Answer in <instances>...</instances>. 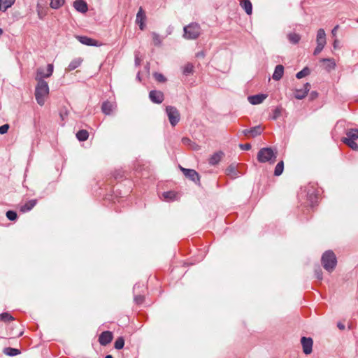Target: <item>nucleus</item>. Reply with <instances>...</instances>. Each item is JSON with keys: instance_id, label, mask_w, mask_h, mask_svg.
I'll use <instances>...</instances> for the list:
<instances>
[{"instance_id": "obj_1", "label": "nucleus", "mask_w": 358, "mask_h": 358, "mask_svg": "<svg viewBox=\"0 0 358 358\" xmlns=\"http://www.w3.org/2000/svg\"><path fill=\"white\" fill-rule=\"evenodd\" d=\"M278 152L275 148L266 147L261 148L257 153V160L260 163L268 162L274 164L276 161Z\"/></svg>"}, {"instance_id": "obj_41", "label": "nucleus", "mask_w": 358, "mask_h": 358, "mask_svg": "<svg viewBox=\"0 0 358 358\" xmlns=\"http://www.w3.org/2000/svg\"><path fill=\"white\" fill-rule=\"evenodd\" d=\"M6 217L10 221H14L17 219V213L14 210H8L6 212Z\"/></svg>"}, {"instance_id": "obj_39", "label": "nucleus", "mask_w": 358, "mask_h": 358, "mask_svg": "<svg viewBox=\"0 0 358 358\" xmlns=\"http://www.w3.org/2000/svg\"><path fill=\"white\" fill-rule=\"evenodd\" d=\"M315 277L319 280H322L323 278L322 271L320 266H317L315 268Z\"/></svg>"}, {"instance_id": "obj_47", "label": "nucleus", "mask_w": 358, "mask_h": 358, "mask_svg": "<svg viewBox=\"0 0 358 358\" xmlns=\"http://www.w3.org/2000/svg\"><path fill=\"white\" fill-rule=\"evenodd\" d=\"M9 129V125L8 124H5L3 125L0 126V134H4L7 133Z\"/></svg>"}, {"instance_id": "obj_31", "label": "nucleus", "mask_w": 358, "mask_h": 358, "mask_svg": "<svg viewBox=\"0 0 358 358\" xmlns=\"http://www.w3.org/2000/svg\"><path fill=\"white\" fill-rule=\"evenodd\" d=\"M250 135L252 137H256L262 133L263 129H262L260 125H258V126H255V127H253L251 129H250Z\"/></svg>"}, {"instance_id": "obj_10", "label": "nucleus", "mask_w": 358, "mask_h": 358, "mask_svg": "<svg viewBox=\"0 0 358 358\" xmlns=\"http://www.w3.org/2000/svg\"><path fill=\"white\" fill-rule=\"evenodd\" d=\"M113 334L109 331H103L99 337V342L101 345L106 346L113 340Z\"/></svg>"}, {"instance_id": "obj_4", "label": "nucleus", "mask_w": 358, "mask_h": 358, "mask_svg": "<svg viewBox=\"0 0 358 358\" xmlns=\"http://www.w3.org/2000/svg\"><path fill=\"white\" fill-rule=\"evenodd\" d=\"M183 36L187 39H195L201 34L199 24H188L183 28Z\"/></svg>"}, {"instance_id": "obj_3", "label": "nucleus", "mask_w": 358, "mask_h": 358, "mask_svg": "<svg viewBox=\"0 0 358 358\" xmlns=\"http://www.w3.org/2000/svg\"><path fill=\"white\" fill-rule=\"evenodd\" d=\"M322 264L325 270L331 272L335 268L337 260L335 254L331 251H326L322 256Z\"/></svg>"}, {"instance_id": "obj_58", "label": "nucleus", "mask_w": 358, "mask_h": 358, "mask_svg": "<svg viewBox=\"0 0 358 358\" xmlns=\"http://www.w3.org/2000/svg\"><path fill=\"white\" fill-rule=\"evenodd\" d=\"M136 79H137L138 80L141 81V76H140V72H138V73H137Z\"/></svg>"}, {"instance_id": "obj_14", "label": "nucleus", "mask_w": 358, "mask_h": 358, "mask_svg": "<svg viewBox=\"0 0 358 358\" xmlns=\"http://www.w3.org/2000/svg\"><path fill=\"white\" fill-rule=\"evenodd\" d=\"M73 7L77 11L82 13H86L88 10L87 4L83 0H76L73 2Z\"/></svg>"}, {"instance_id": "obj_63", "label": "nucleus", "mask_w": 358, "mask_h": 358, "mask_svg": "<svg viewBox=\"0 0 358 358\" xmlns=\"http://www.w3.org/2000/svg\"><path fill=\"white\" fill-rule=\"evenodd\" d=\"M22 334H23V332H22V331H21V332L18 334V336H18V337H19V336H21Z\"/></svg>"}, {"instance_id": "obj_32", "label": "nucleus", "mask_w": 358, "mask_h": 358, "mask_svg": "<svg viewBox=\"0 0 358 358\" xmlns=\"http://www.w3.org/2000/svg\"><path fill=\"white\" fill-rule=\"evenodd\" d=\"M287 37H288L289 41L293 44L298 43L301 38L300 36L296 33H289L287 35Z\"/></svg>"}, {"instance_id": "obj_57", "label": "nucleus", "mask_w": 358, "mask_h": 358, "mask_svg": "<svg viewBox=\"0 0 358 358\" xmlns=\"http://www.w3.org/2000/svg\"><path fill=\"white\" fill-rule=\"evenodd\" d=\"M146 24H139V29L142 31L144 30L146 27Z\"/></svg>"}, {"instance_id": "obj_6", "label": "nucleus", "mask_w": 358, "mask_h": 358, "mask_svg": "<svg viewBox=\"0 0 358 358\" xmlns=\"http://www.w3.org/2000/svg\"><path fill=\"white\" fill-rule=\"evenodd\" d=\"M54 66L52 64H48L46 70L43 67H39L36 70V75L35 79L37 82L44 80V78H48L52 75Z\"/></svg>"}, {"instance_id": "obj_25", "label": "nucleus", "mask_w": 358, "mask_h": 358, "mask_svg": "<svg viewBox=\"0 0 358 358\" xmlns=\"http://www.w3.org/2000/svg\"><path fill=\"white\" fill-rule=\"evenodd\" d=\"M162 196L167 201H174L177 198V194L173 191H168L163 192Z\"/></svg>"}, {"instance_id": "obj_64", "label": "nucleus", "mask_w": 358, "mask_h": 358, "mask_svg": "<svg viewBox=\"0 0 358 358\" xmlns=\"http://www.w3.org/2000/svg\"><path fill=\"white\" fill-rule=\"evenodd\" d=\"M357 22H358V20H357Z\"/></svg>"}, {"instance_id": "obj_34", "label": "nucleus", "mask_w": 358, "mask_h": 358, "mask_svg": "<svg viewBox=\"0 0 358 358\" xmlns=\"http://www.w3.org/2000/svg\"><path fill=\"white\" fill-rule=\"evenodd\" d=\"M321 62L328 63L327 69L329 70L334 69L336 67V62L334 59L331 58H323L321 59Z\"/></svg>"}, {"instance_id": "obj_16", "label": "nucleus", "mask_w": 358, "mask_h": 358, "mask_svg": "<svg viewBox=\"0 0 358 358\" xmlns=\"http://www.w3.org/2000/svg\"><path fill=\"white\" fill-rule=\"evenodd\" d=\"M284 74V66L281 64H278L275 66L272 78L274 80H280Z\"/></svg>"}, {"instance_id": "obj_59", "label": "nucleus", "mask_w": 358, "mask_h": 358, "mask_svg": "<svg viewBox=\"0 0 358 358\" xmlns=\"http://www.w3.org/2000/svg\"><path fill=\"white\" fill-rule=\"evenodd\" d=\"M146 69L148 70V71L149 72V69H150V66H149V64L148 63L146 66H145Z\"/></svg>"}, {"instance_id": "obj_45", "label": "nucleus", "mask_w": 358, "mask_h": 358, "mask_svg": "<svg viewBox=\"0 0 358 358\" xmlns=\"http://www.w3.org/2000/svg\"><path fill=\"white\" fill-rule=\"evenodd\" d=\"M182 143L184 144V145H195L194 143H193L191 139H189V138L187 137H183L181 140Z\"/></svg>"}, {"instance_id": "obj_5", "label": "nucleus", "mask_w": 358, "mask_h": 358, "mask_svg": "<svg viewBox=\"0 0 358 358\" xmlns=\"http://www.w3.org/2000/svg\"><path fill=\"white\" fill-rule=\"evenodd\" d=\"M166 113L171 125L175 127L180 120V115L178 110L174 106H169L166 108Z\"/></svg>"}, {"instance_id": "obj_12", "label": "nucleus", "mask_w": 358, "mask_h": 358, "mask_svg": "<svg viewBox=\"0 0 358 358\" xmlns=\"http://www.w3.org/2000/svg\"><path fill=\"white\" fill-rule=\"evenodd\" d=\"M77 40L83 45L89 46H99L100 44L96 40H94L90 37L85 36H76Z\"/></svg>"}, {"instance_id": "obj_44", "label": "nucleus", "mask_w": 358, "mask_h": 358, "mask_svg": "<svg viewBox=\"0 0 358 358\" xmlns=\"http://www.w3.org/2000/svg\"><path fill=\"white\" fill-rule=\"evenodd\" d=\"M134 301L137 304H141L143 302L144 296L141 294L134 295Z\"/></svg>"}, {"instance_id": "obj_15", "label": "nucleus", "mask_w": 358, "mask_h": 358, "mask_svg": "<svg viewBox=\"0 0 358 358\" xmlns=\"http://www.w3.org/2000/svg\"><path fill=\"white\" fill-rule=\"evenodd\" d=\"M115 108V103L108 101H104L101 106V110L106 115H110Z\"/></svg>"}, {"instance_id": "obj_49", "label": "nucleus", "mask_w": 358, "mask_h": 358, "mask_svg": "<svg viewBox=\"0 0 358 358\" xmlns=\"http://www.w3.org/2000/svg\"><path fill=\"white\" fill-rule=\"evenodd\" d=\"M206 55V53L204 51H200V52H198L196 54V57L197 58H203Z\"/></svg>"}, {"instance_id": "obj_42", "label": "nucleus", "mask_w": 358, "mask_h": 358, "mask_svg": "<svg viewBox=\"0 0 358 358\" xmlns=\"http://www.w3.org/2000/svg\"><path fill=\"white\" fill-rule=\"evenodd\" d=\"M152 40L154 45L156 46H159L162 43V39L157 33H152Z\"/></svg>"}, {"instance_id": "obj_61", "label": "nucleus", "mask_w": 358, "mask_h": 358, "mask_svg": "<svg viewBox=\"0 0 358 358\" xmlns=\"http://www.w3.org/2000/svg\"><path fill=\"white\" fill-rule=\"evenodd\" d=\"M234 167H232V166H231L229 167V170L230 171H234Z\"/></svg>"}, {"instance_id": "obj_52", "label": "nucleus", "mask_w": 358, "mask_h": 358, "mask_svg": "<svg viewBox=\"0 0 358 358\" xmlns=\"http://www.w3.org/2000/svg\"><path fill=\"white\" fill-rule=\"evenodd\" d=\"M337 327H338V328L339 329H341V330H344V329H345V326L343 324L341 323V322H338V323L337 324Z\"/></svg>"}, {"instance_id": "obj_53", "label": "nucleus", "mask_w": 358, "mask_h": 358, "mask_svg": "<svg viewBox=\"0 0 358 358\" xmlns=\"http://www.w3.org/2000/svg\"><path fill=\"white\" fill-rule=\"evenodd\" d=\"M140 59L138 58V55H136L135 56V65L138 66L140 64Z\"/></svg>"}, {"instance_id": "obj_46", "label": "nucleus", "mask_w": 358, "mask_h": 358, "mask_svg": "<svg viewBox=\"0 0 358 358\" xmlns=\"http://www.w3.org/2000/svg\"><path fill=\"white\" fill-rule=\"evenodd\" d=\"M324 45L322 44H317V46L314 50L313 55H318L324 48Z\"/></svg>"}, {"instance_id": "obj_38", "label": "nucleus", "mask_w": 358, "mask_h": 358, "mask_svg": "<svg viewBox=\"0 0 358 358\" xmlns=\"http://www.w3.org/2000/svg\"><path fill=\"white\" fill-rule=\"evenodd\" d=\"M64 3V0H51L50 6L52 8H58Z\"/></svg>"}, {"instance_id": "obj_54", "label": "nucleus", "mask_w": 358, "mask_h": 358, "mask_svg": "<svg viewBox=\"0 0 358 358\" xmlns=\"http://www.w3.org/2000/svg\"><path fill=\"white\" fill-rule=\"evenodd\" d=\"M317 95H318V94H317V92H315V91H313V92H311V93H310V96H311V98H312V99H315V98H316V97L317 96Z\"/></svg>"}, {"instance_id": "obj_37", "label": "nucleus", "mask_w": 358, "mask_h": 358, "mask_svg": "<svg viewBox=\"0 0 358 358\" xmlns=\"http://www.w3.org/2000/svg\"><path fill=\"white\" fill-rule=\"evenodd\" d=\"M0 320L3 322L13 321L14 317L8 313H3L0 314Z\"/></svg>"}, {"instance_id": "obj_55", "label": "nucleus", "mask_w": 358, "mask_h": 358, "mask_svg": "<svg viewBox=\"0 0 358 358\" xmlns=\"http://www.w3.org/2000/svg\"><path fill=\"white\" fill-rule=\"evenodd\" d=\"M141 284H139V283H136V284H135V285H134V292H137V289H138V288H140V287H141Z\"/></svg>"}, {"instance_id": "obj_50", "label": "nucleus", "mask_w": 358, "mask_h": 358, "mask_svg": "<svg viewBox=\"0 0 358 358\" xmlns=\"http://www.w3.org/2000/svg\"><path fill=\"white\" fill-rule=\"evenodd\" d=\"M333 46L334 49L339 48V41L337 39H335L333 43Z\"/></svg>"}, {"instance_id": "obj_13", "label": "nucleus", "mask_w": 358, "mask_h": 358, "mask_svg": "<svg viewBox=\"0 0 358 358\" xmlns=\"http://www.w3.org/2000/svg\"><path fill=\"white\" fill-rule=\"evenodd\" d=\"M266 97L267 95L264 94H258L255 95L249 96L248 99L251 104L257 105L262 103Z\"/></svg>"}, {"instance_id": "obj_7", "label": "nucleus", "mask_w": 358, "mask_h": 358, "mask_svg": "<svg viewBox=\"0 0 358 358\" xmlns=\"http://www.w3.org/2000/svg\"><path fill=\"white\" fill-rule=\"evenodd\" d=\"M180 168L186 178H189L190 180L193 181L196 184H199L200 176L195 170L185 169L182 166H180Z\"/></svg>"}, {"instance_id": "obj_24", "label": "nucleus", "mask_w": 358, "mask_h": 358, "mask_svg": "<svg viewBox=\"0 0 358 358\" xmlns=\"http://www.w3.org/2000/svg\"><path fill=\"white\" fill-rule=\"evenodd\" d=\"M3 353L8 356L13 357L18 355L21 353L20 350L17 348L10 347L5 348L3 350Z\"/></svg>"}, {"instance_id": "obj_11", "label": "nucleus", "mask_w": 358, "mask_h": 358, "mask_svg": "<svg viewBox=\"0 0 358 358\" xmlns=\"http://www.w3.org/2000/svg\"><path fill=\"white\" fill-rule=\"evenodd\" d=\"M149 98L152 102L159 104L164 101V94L161 91L151 90Z\"/></svg>"}, {"instance_id": "obj_18", "label": "nucleus", "mask_w": 358, "mask_h": 358, "mask_svg": "<svg viewBox=\"0 0 358 358\" xmlns=\"http://www.w3.org/2000/svg\"><path fill=\"white\" fill-rule=\"evenodd\" d=\"M307 199L311 207H314L317 203V194L314 189L308 190L307 193Z\"/></svg>"}, {"instance_id": "obj_8", "label": "nucleus", "mask_w": 358, "mask_h": 358, "mask_svg": "<svg viewBox=\"0 0 358 358\" xmlns=\"http://www.w3.org/2000/svg\"><path fill=\"white\" fill-rule=\"evenodd\" d=\"M303 352L305 355H310L313 351V341L310 337L303 336L301 338Z\"/></svg>"}, {"instance_id": "obj_36", "label": "nucleus", "mask_w": 358, "mask_h": 358, "mask_svg": "<svg viewBox=\"0 0 358 358\" xmlns=\"http://www.w3.org/2000/svg\"><path fill=\"white\" fill-rule=\"evenodd\" d=\"M310 73V69L308 67L303 68L301 71L298 72L296 75V78L301 79L306 76L309 75Z\"/></svg>"}, {"instance_id": "obj_19", "label": "nucleus", "mask_w": 358, "mask_h": 358, "mask_svg": "<svg viewBox=\"0 0 358 358\" xmlns=\"http://www.w3.org/2000/svg\"><path fill=\"white\" fill-rule=\"evenodd\" d=\"M240 5L248 15H251L252 12V5L250 0H243Z\"/></svg>"}, {"instance_id": "obj_35", "label": "nucleus", "mask_w": 358, "mask_h": 358, "mask_svg": "<svg viewBox=\"0 0 358 358\" xmlns=\"http://www.w3.org/2000/svg\"><path fill=\"white\" fill-rule=\"evenodd\" d=\"M194 72V66L191 63L187 64L183 68V74L185 76H189Z\"/></svg>"}, {"instance_id": "obj_26", "label": "nucleus", "mask_w": 358, "mask_h": 358, "mask_svg": "<svg viewBox=\"0 0 358 358\" xmlns=\"http://www.w3.org/2000/svg\"><path fill=\"white\" fill-rule=\"evenodd\" d=\"M15 1V0H0V10L5 11L14 3Z\"/></svg>"}, {"instance_id": "obj_9", "label": "nucleus", "mask_w": 358, "mask_h": 358, "mask_svg": "<svg viewBox=\"0 0 358 358\" xmlns=\"http://www.w3.org/2000/svg\"><path fill=\"white\" fill-rule=\"evenodd\" d=\"M310 83H305L303 85V87L302 89H296L295 90L294 97L299 100H301V99H304L307 96L308 92L310 90Z\"/></svg>"}, {"instance_id": "obj_28", "label": "nucleus", "mask_w": 358, "mask_h": 358, "mask_svg": "<svg viewBox=\"0 0 358 358\" xmlns=\"http://www.w3.org/2000/svg\"><path fill=\"white\" fill-rule=\"evenodd\" d=\"M341 141L348 145L352 150L358 151V144L355 140L341 139Z\"/></svg>"}, {"instance_id": "obj_27", "label": "nucleus", "mask_w": 358, "mask_h": 358, "mask_svg": "<svg viewBox=\"0 0 358 358\" xmlns=\"http://www.w3.org/2000/svg\"><path fill=\"white\" fill-rule=\"evenodd\" d=\"M89 137V133L87 130L81 129L79 130L76 134V138L80 141H86Z\"/></svg>"}, {"instance_id": "obj_40", "label": "nucleus", "mask_w": 358, "mask_h": 358, "mask_svg": "<svg viewBox=\"0 0 358 358\" xmlns=\"http://www.w3.org/2000/svg\"><path fill=\"white\" fill-rule=\"evenodd\" d=\"M281 112H282V110L280 108H279V107L275 108L273 111V114H272L271 118L274 120H277L280 116Z\"/></svg>"}, {"instance_id": "obj_23", "label": "nucleus", "mask_w": 358, "mask_h": 358, "mask_svg": "<svg viewBox=\"0 0 358 358\" xmlns=\"http://www.w3.org/2000/svg\"><path fill=\"white\" fill-rule=\"evenodd\" d=\"M223 153L222 152L213 154L209 159V164L210 165H216L221 160Z\"/></svg>"}, {"instance_id": "obj_62", "label": "nucleus", "mask_w": 358, "mask_h": 358, "mask_svg": "<svg viewBox=\"0 0 358 358\" xmlns=\"http://www.w3.org/2000/svg\"><path fill=\"white\" fill-rule=\"evenodd\" d=\"M60 116L62 117V120H64V115H63L62 113H60Z\"/></svg>"}, {"instance_id": "obj_51", "label": "nucleus", "mask_w": 358, "mask_h": 358, "mask_svg": "<svg viewBox=\"0 0 358 358\" xmlns=\"http://www.w3.org/2000/svg\"><path fill=\"white\" fill-rule=\"evenodd\" d=\"M338 29V24H337L331 31V34L333 36H336V33H337V30Z\"/></svg>"}, {"instance_id": "obj_48", "label": "nucleus", "mask_w": 358, "mask_h": 358, "mask_svg": "<svg viewBox=\"0 0 358 358\" xmlns=\"http://www.w3.org/2000/svg\"><path fill=\"white\" fill-rule=\"evenodd\" d=\"M239 148L243 150H249L251 149V145L250 143L239 144Z\"/></svg>"}, {"instance_id": "obj_21", "label": "nucleus", "mask_w": 358, "mask_h": 358, "mask_svg": "<svg viewBox=\"0 0 358 358\" xmlns=\"http://www.w3.org/2000/svg\"><path fill=\"white\" fill-rule=\"evenodd\" d=\"M358 138V129H350L346 131V137H343L342 139L356 140Z\"/></svg>"}, {"instance_id": "obj_29", "label": "nucleus", "mask_w": 358, "mask_h": 358, "mask_svg": "<svg viewBox=\"0 0 358 358\" xmlns=\"http://www.w3.org/2000/svg\"><path fill=\"white\" fill-rule=\"evenodd\" d=\"M146 19L145 13L141 7L137 13L136 22H144Z\"/></svg>"}, {"instance_id": "obj_33", "label": "nucleus", "mask_w": 358, "mask_h": 358, "mask_svg": "<svg viewBox=\"0 0 358 358\" xmlns=\"http://www.w3.org/2000/svg\"><path fill=\"white\" fill-rule=\"evenodd\" d=\"M124 339L122 336L118 337L114 343V348L117 350H121L124 348Z\"/></svg>"}, {"instance_id": "obj_56", "label": "nucleus", "mask_w": 358, "mask_h": 358, "mask_svg": "<svg viewBox=\"0 0 358 358\" xmlns=\"http://www.w3.org/2000/svg\"><path fill=\"white\" fill-rule=\"evenodd\" d=\"M242 134L245 136H248L249 134H250V129H244L242 131Z\"/></svg>"}, {"instance_id": "obj_30", "label": "nucleus", "mask_w": 358, "mask_h": 358, "mask_svg": "<svg viewBox=\"0 0 358 358\" xmlns=\"http://www.w3.org/2000/svg\"><path fill=\"white\" fill-rule=\"evenodd\" d=\"M283 170H284V162H283V161H280L276 164V166L275 167L274 175L275 176H280L282 173Z\"/></svg>"}, {"instance_id": "obj_2", "label": "nucleus", "mask_w": 358, "mask_h": 358, "mask_svg": "<svg viewBox=\"0 0 358 358\" xmlns=\"http://www.w3.org/2000/svg\"><path fill=\"white\" fill-rule=\"evenodd\" d=\"M34 94L37 103L41 106H43L45 104V98L49 94V86L45 80L37 82Z\"/></svg>"}, {"instance_id": "obj_20", "label": "nucleus", "mask_w": 358, "mask_h": 358, "mask_svg": "<svg viewBox=\"0 0 358 358\" xmlns=\"http://www.w3.org/2000/svg\"><path fill=\"white\" fill-rule=\"evenodd\" d=\"M317 44H322L325 45L326 44V34L323 29H320L317 33L316 38Z\"/></svg>"}, {"instance_id": "obj_22", "label": "nucleus", "mask_w": 358, "mask_h": 358, "mask_svg": "<svg viewBox=\"0 0 358 358\" xmlns=\"http://www.w3.org/2000/svg\"><path fill=\"white\" fill-rule=\"evenodd\" d=\"M83 60L80 58H76L73 59L70 64H69L67 67V71H71L76 69H77L78 66H80Z\"/></svg>"}, {"instance_id": "obj_60", "label": "nucleus", "mask_w": 358, "mask_h": 358, "mask_svg": "<svg viewBox=\"0 0 358 358\" xmlns=\"http://www.w3.org/2000/svg\"><path fill=\"white\" fill-rule=\"evenodd\" d=\"M105 358H113L112 355H108L105 357Z\"/></svg>"}, {"instance_id": "obj_43", "label": "nucleus", "mask_w": 358, "mask_h": 358, "mask_svg": "<svg viewBox=\"0 0 358 358\" xmlns=\"http://www.w3.org/2000/svg\"><path fill=\"white\" fill-rule=\"evenodd\" d=\"M155 79L159 83H164L166 79L164 76L160 73L155 72L153 74Z\"/></svg>"}, {"instance_id": "obj_17", "label": "nucleus", "mask_w": 358, "mask_h": 358, "mask_svg": "<svg viewBox=\"0 0 358 358\" xmlns=\"http://www.w3.org/2000/svg\"><path fill=\"white\" fill-rule=\"evenodd\" d=\"M37 203L36 199H31L26 202L24 204L20 206V211L22 213H27L30 211Z\"/></svg>"}]
</instances>
